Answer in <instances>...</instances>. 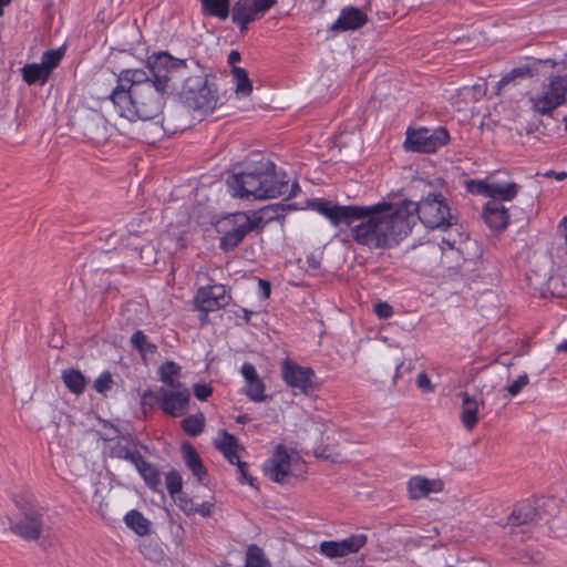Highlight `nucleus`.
Listing matches in <instances>:
<instances>
[{"instance_id":"5fc2aeb1","label":"nucleus","mask_w":567,"mask_h":567,"mask_svg":"<svg viewBox=\"0 0 567 567\" xmlns=\"http://www.w3.org/2000/svg\"><path fill=\"white\" fill-rule=\"evenodd\" d=\"M307 264L312 269H317L320 267V261L313 255L308 256Z\"/></svg>"},{"instance_id":"b1692460","label":"nucleus","mask_w":567,"mask_h":567,"mask_svg":"<svg viewBox=\"0 0 567 567\" xmlns=\"http://www.w3.org/2000/svg\"><path fill=\"white\" fill-rule=\"evenodd\" d=\"M462 398L461 422L464 427L472 431L478 422V402L467 392L460 393Z\"/></svg>"},{"instance_id":"f257e3e1","label":"nucleus","mask_w":567,"mask_h":567,"mask_svg":"<svg viewBox=\"0 0 567 567\" xmlns=\"http://www.w3.org/2000/svg\"><path fill=\"white\" fill-rule=\"evenodd\" d=\"M165 91L144 70L125 69L117 75L110 101L118 116L130 122L150 121L162 114Z\"/></svg>"},{"instance_id":"9d476101","label":"nucleus","mask_w":567,"mask_h":567,"mask_svg":"<svg viewBox=\"0 0 567 567\" xmlns=\"http://www.w3.org/2000/svg\"><path fill=\"white\" fill-rule=\"evenodd\" d=\"M302 464L300 457L291 455L284 444H278L274 454L265 461L262 468L264 474L272 482L285 483L292 467Z\"/></svg>"},{"instance_id":"e433bc0d","label":"nucleus","mask_w":567,"mask_h":567,"mask_svg":"<svg viewBox=\"0 0 567 567\" xmlns=\"http://www.w3.org/2000/svg\"><path fill=\"white\" fill-rule=\"evenodd\" d=\"M344 556L358 553L365 546L368 537L365 534H352L349 537L339 540Z\"/></svg>"},{"instance_id":"39448f33","label":"nucleus","mask_w":567,"mask_h":567,"mask_svg":"<svg viewBox=\"0 0 567 567\" xmlns=\"http://www.w3.org/2000/svg\"><path fill=\"white\" fill-rule=\"evenodd\" d=\"M278 208L279 205H268L258 210L231 214L227 218L231 228L220 237L219 248L226 252L237 248L250 231L275 219L278 216Z\"/></svg>"},{"instance_id":"f704fd0d","label":"nucleus","mask_w":567,"mask_h":567,"mask_svg":"<svg viewBox=\"0 0 567 567\" xmlns=\"http://www.w3.org/2000/svg\"><path fill=\"white\" fill-rule=\"evenodd\" d=\"M205 416L202 412L186 416L182 423V430L188 436L195 437L203 433L205 427Z\"/></svg>"},{"instance_id":"4be33fe9","label":"nucleus","mask_w":567,"mask_h":567,"mask_svg":"<svg viewBox=\"0 0 567 567\" xmlns=\"http://www.w3.org/2000/svg\"><path fill=\"white\" fill-rule=\"evenodd\" d=\"M216 449L225 456L229 463L238 461L239 450L241 449L235 435L226 430H220L218 439L215 441Z\"/></svg>"},{"instance_id":"ea45409f","label":"nucleus","mask_w":567,"mask_h":567,"mask_svg":"<svg viewBox=\"0 0 567 567\" xmlns=\"http://www.w3.org/2000/svg\"><path fill=\"white\" fill-rule=\"evenodd\" d=\"M319 553L328 558L346 557L339 540H324L319 545Z\"/></svg>"},{"instance_id":"0eeeda50","label":"nucleus","mask_w":567,"mask_h":567,"mask_svg":"<svg viewBox=\"0 0 567 567\" xmlns=\"http://www.w3.org/2000/svg\"><path fill=\"white\" fill-rule=\"evenodd\" d=\"M450 134L443 126L436 128L419 127L408 128L404 147L406 151L416 153H434L446 145Z\"/></svg>"},{"instance_id":"2f4dec72","label":"nucleus","mask_w":567,"mask_h":567,"mask_svg":"<svg viewBox=\"0 0 567 567\" xmlns=\"http://www.w3.org/2000/svg\"><path fill=\"white\" fill-rule=\"evenodd\" d=\"M62 380L65 386L75 394L83 393L86 381L81 371L75 369H68L62 372Z\"/></svg>"},{"instance_id":"4c0bfd02","label":"nucleus","mask_w":567,"mask_h":567,"mask_svg":"<svg viewBox=\"0 0 567 567\" xmlns=\"http://www.w3.org/2000/svg\"><path fill=\"white\" fill-rule=\"evenodd\" d=\"M64 55L63 49L48 50L42 54L40 65L50 75L51 72L60 64Z\"/></svg>"},{"instance_id":"412c9836","label":"nucleus","mask_w":567,"mask_h":567,"mask_svg":"<svg viewBox=\"0 0 567 567\" xmlns=\"http://www.w3.org/2000/svg\"><path fill=\"white\" fill-rule=\"evenodd\" d=\"M538 515L537 508L530 499L515 504L507 523L512 526H522L533 523Z\"/></svg>"},{"instance_id":"a18cd8bd","label":"nucleus","mask_w":567,"mask_h":567,"mask_svg":"<svg viewBox=\"0 0 567 567\" xmlns=\"http://www.w3.org/2000/svg\"><path fill=\"white\" fill-rule=\"evenodd\" d=\"M529 378L527 373L520 374L512 384H509L506 390L508 391L512 398L518 395L522 390L528 384Z\"/></svg>"},{"instance_id":"864d4df0","label":"nucleus","mask_w":567,"mask_h":567,"mask_svg":"<svg viewBox=\"0 0 567 567\" xmlns=\"http://www.w3.org/2000/svg\"><path fill=\"white\" fill-rule=\"evenodd\" d=\"M241 56L240 53L236 50H231L228 54V64L234 69L236 66V63L240 62Z\"/></svg>"},{"instance_id":"7ed1b4c3","label":"nucleus","mask_w":567,"mask_h":567,"mask_svg":"<svg viewBox=\"0 0 567 567\" xmlns=\"http://www.w3.org/2000/svg\"><path fill=\"white\" fill-rule=\"evenodd\" d=\"M365 208L367 214L360 217V224L351 227L352 239L370 249H386L396 246L409 235V223L402 221L398 205L381 202Z\"/></svg>"},{"instance_id":"a19ab883","label":"nucleus","mask_w":567,"mask_h":567,"mask_svg":"<svg viewBox=\"0 0 567 567\" xmlns=\"http://www.w3.org/2000/svg\"><path fill=\"white\" fill-rule=\"evenodd\" d=\"M527 75H530V71L528 68H515L511 72H508L506 75H504L496 84V93H499L502 87L509 84L512 81H514L517 78H525Z\"/></svg>"},{"instance_id":"1a4fd4ad","label":"nucleus","mask_w":567,"mask_h":567,"mask_svg":"<svg viewBox=\"0 0 567 567\" xmlns=\"http://www.w3.org/2000/svg\"><path fill=\"white\" fill-rule=\"evenodd\" d=\"M308 207L329 219L334 227L340 225L351 226L355 219L367 214L365 208L355 205H339L321 198H315L308 203Z\"/></svg>"},{"instance_id":"f8f14e48","label":"nucleus","mask_w":567,"mask_h":567,"mask_svg":"<svg viewBox=\"0 0 567 567\" xmlns=\"http://www.w3.org/2000/svg\"><path fill=\"white\" fill-rule=\"evenodd\" d=\"M230 297L227 295L226 287L221 284L208 285L197 289L194 296L195 309L203 313L202 320H205L209 312L226 307Z\"/></svg>"},{"instance_id":"9b49d317","label":"nucleus","mask_w":567,"mask_h":567,"mask_svg":"<svg viewBox=\"0 0 567 567\" xmlns=\"http://www.w3.org/2000/svg\"><path fill=\"white\" fill-rule=\"evenodd\" d=\"M277 0H237L233 6L231 20L245 31L250 22L260 19L269 11Z\"/></svg>"},{"instance_id":"0e129e2a","label":"nucleus","mask_w":567,"mask_h":567,"mask_svg":"<svg viewBox=\"0 0 567 567\" xmlns=\"http://www.w3.org/2000/svg\"><path fill=\"white\" fill-rule=\"evenodd\" d=\"M544 63L550 65L551 68H554L556 65V62L551 59L545 60Z\"/></svg>"},{"instance_id":"338daca9","label":"nucleus","mask_w":567,"mask_h":567,"mask_svg":"<svg viewBox=\"0 0 567 567\" xmlns=\"http://www.w3.org/2000/svg\"><path fill=\"white\" fill-rule=\"evenodd\" d=\"M565 130L567 131V115L564 117Z\"/></svg>"},{"instance_id":"423d86ee","label":"nucleus","mask_w":567,"mask_h":567,"mask_svg":"<svg viewBox=\"0 0 567 567\" xmlns=\"http://www.w3.org/2000/svg\"><path fill=\"white\" fill-rule=\"evenodd\" d=\"M181 96L189 109L212 113L219 100L215 76L210 74L189 76L185 81Z\"/></svg>"},{"instance_id":"603ef678","label":"nucleus","mask_w":567,"mask_h":567,"mask_svg":"<svg viewBox=\"0 0 567 567\" xmlns=\"http://www.w3.org/2000/svg\"><path fill=\"white\" fill-rule=\"evenodd\" d=\"M214 508L213 501H205L200 504H196L195 514H198L203 517H208L212 515Z\"/></svg>"},{"instance_id":"4d7b16f0","label":"nucleus","mask_w":567,"mask_h":567,"mask_svg":"<svg viewBox=\"0 0 567 567\" xmlns=\"http://www.w3.org/2000/svg\"><path fill=\"white\" fill-rule=\"evenodd\" d=\"M556 351L567 353V339L557 344Z\"/></svg>"},{"instance_id":"4468645a","label":"nucleus","mask_w":567,"mask_h":567,"mask_svg":"<svg viewBox=\"0 0 567 567\" xmlns=\"http://www.w3.org/2000/svg\"><path fill=\"white\" fill-rule=\"evenodd\" d=\"M148 69L153 75L152 82L166 90L169 82V73L174 70L186 68V61L171 55L168 52L152 54L147 60Z\"/></svg>"},{"instance_id":"37998d69","label":"nucleus","mask_w":567,"mask_h":567,"mask_svg":"<svg viewBox=\"0 0 567 567\" xmlns=\"http://www.w3.org/2000/svg\"><path fill=\"white\" fill-rule=\"evenodd\" d=\"M176 501L181 511H183L186 515H195L197 503H195L192 497L182 493L176 497Z\"/></svg>"},{"instance_id":"a211bd4d","label":"nucleus","mask_w":567,"mask_h":567,"mask_svg":"<svg viewBox=\"0 0 567 567\" xmlns=\"http://www.w3.org/2000/svg\"><path fill=\"white\" fill-rule=\"evenodd\" d=\"M369 21L367 13L361 9L348 6L341 9L338 19L332 23L331 30L337 32L355 31Z\"/></svg>"},{"instance_id":"e2e57ef3","label":"nucleus","mask_w":567,"mask_h":567,"mask_svg":"<svg viewBox=\"0 0 567 567\" xmlns=\"http://www.w3.org/2000/svg\"><path fill=\"white\" fill-rule=\"evenodd\" d=\"M566 177H567V173H565V172H560V173H558V174L556 175V179H557V181H563V179H565Z\"/></svg>"},{"instance_id":"6ab92c4d","label":"nucleus","mask_w":567,"mask_h":567,"mask_svg":"<svg viewBox=\"0 0 567 567\" xmlns=\"http://www.w3.org/2000/svg\"><path fill=\"white\" fill-rule=\"evenodd\" d=\"M444 488L442 480H430L421 475H414L408 481V492L412 499H421L431 493H440Z\"/></svg>"},{"instance_id":"c03bdc74","label":"nucleus","mask_w":567,"mask_h":567,"mask_svg":"<svg viewBox=\"0 0 567 567\" xmlns=\"http://www.w3.org/2000/svg\"><path fill=\"white\" fill-rule=\"evenodd\" d=\"M491 183L485 181H470L467 183V190L472 194L483 195L488 197Z\"/></svg>"},{"instance_id":"c756f323","label":"nucleus","mask_w":567,"mask_h":567,"mask_svg":"<svg viewBox=\"0 0 567 567\" xmlns=\"http://www.w3.org/2000/svg\"><path fill=\"white\" fill-rule=\"evenodd\" d=\"M126 526L138 536L150 534V522L138 511L132 509L124 516Z\"/></svg>"},{"instance_id":"49530a36","label":"nucleus","mask_w":567,"mask_h":567,"mask_svg":"<svg viewBox=\"0 0 567 567\" xmlns=\"http://www.w3.org/2000/svg\"><path fill=\"white\" fill-rule=\"evenodd\" d=\"M193 393L199 401H206L213 394V388L206 383H195Z\"/></svg>"},{"instance_id":"bf43d9fd","label":"nucleus","mask_w":567,"mask_h":567,"mask_svg":"<svg viewBox=\"0 0 567 567\" xmlns=\"http://www.w3.org/2000/svg\"><path fill=\"white\" fill-rule=\"evenodd\" d=\"M249 416L247 414H241L236 417V422L239 424H245L249 421Z\"/></svg>"},{"instance_id":"72a5a7b5","label":"nucleus","mask_w":567,"mask_h":567,"mask_svg":"<svg viewBox=\"0 0 567 567\" xmlns=\"http://www.w3.org/2000/svg\"><path fill=\"white\" fill-rule=\"evenodd\" d=\"M244 567H271L264 550L255 544L247 547Z\"/></svg>"},{"instance_id":"680f3d73","label":"nucleus","mask_w":567,"mask_h":567,"mask_svg":"<svg viewBox=\"0 0 567 567\" xmlns=\"http://www.w3.org/2000/svg\"><path fill=\"white\" fill-rule=\"evenodd\" d=\"M11 0H0V17L3 16V8L10 4Z\"/></svg>"},{"instance_id":"58836bf2","label":"nucleus","mask_w":567,"mask_h":567,"mask_svg":"<svg viewBox=\"0 0 567 567\" xmlns=\"http://www.w3.org/2000/svg\"><path fill=\"white\" fill-rule=\"evenodd\" d=\"M165 485L168 494L175 498L182 494L183 480L177 471H169L165 476Z\"/></svg>"},{"instance_id":"ddd939ff","label":"nucleus","mask_w":567,"mask_h":567,"mask_svg":"<svg viewBox=\"0 0 567 567\" xmlns=\"http://www.w3.org/2000/svg\"><path fill=\"white\" fill-rule=\"evenodd\" d=\"M281 375L288 386L301 394L308 395L315 389V372L309 367L286 359L281 363Z\"/></svg>"},{"instance_id":"cd10ccee","label":"nucleus","mask_w":567,"mask_h":567,"mask_svg":"<svg viewBox=\"0 0 567 567\" xmlns=\"http://www.w3.org/2000/svg\"><path fill=\"white\" fill-rule=\"evenodd\" d=\"M518 193V185L511 183H491L488 198L489 200L511 202Z\"/></svg>"},{"instance_id":"c85d7f7f","label":"nucleus","mask_w":567,"mask_h":567,"mask_svg":"<svg viewBox=\"0 0 567 567\" xmlns=\"http://www.w3.org/2000/svg\"><path fill=\"white\" fill-rule=\"evenodd\" d=\"M22 80L28 85H33L35 83L44 84L49 80V74L40 65V63H29L25 64L21 69Z\"/></svg>"},{"instance_id":"5701e85b","label":"nucleus","mask_w":567,"mask_h":567,"mask_svg":"<svg viewBox=\"0 0 567 567\" xmlns=\"http://www.w3.org/2000/svg\"><path fill=\"white\" fill-rule=\"evenodd\" d=\"M110 456L113 458L125 460L133 465L140 461L142 454L135 447V444L127 439L120 437L110 446Z\"/></svg>"},{"instance_id":"f03ea898","label":"nucleus","mask_w":567,"mask_h":567,"mask_svg":"<svg viewBox=\"0 0 567 567\" xmlns=\"http://www.w3.org/2000/svg\"><path fill=\"white\" fill-rule=\"evenodd\" d=\"M227 186L234 197L269 199L287 195L296 197L301 188L297 182L289 185L286 172L265 157L248 159L234 167Z\"/></svg>"},{"instance_id":"6e6d98bb","label":"nucleus","mask_w":567,"mask_h":567,"mask_svg":"<svg viewBox=\"0 0 567 567\" xmlns=\"http://www.w3.org/2000/svg\"><path fill=\"white\" fill-rule=\"evenodd\" d=\"M260 286L262 287L264 293L266 297L270 295V284L265 280H259Z\"/></svg>"},{"instance_id":"6e6552de","label":"nucleus","mask_w":567,"mask_h":567,"mask_svg":"<svg viewBox=\"0 0 567 567\" xmlns=\"http://www.w3.org/2000/svg\"><path fill=\"white\" fill-rule=\"evenodd\" d=\"M532 107L542 115H549L558 106L567 102V73L554 74L548 78L544 92L530 99Z\"/></svg>"},{"instance_id":"3c124183","label":"nucleus","mask_w":567,"mask_h":567,"mask_svg":"<svg viewBox=\"0 0 567 567\" xmlns=\"http://www.w3.org/2000/svg\"><path fill=\"white\" fill-rule=\"evenodd\" d=\"M231 464L237 466V471L240 474L239 482L252 485V477L247 472V468H248L247 463L241 462L240 456H238V461L234 462Z\"/></svg>"},{"instance_id":"20e7f679","label":"nucleus","mask_w":567,"mask_h":567,"mask_svg":"<svg viewBox=\"0 0 567 567\" xmlns=\"http://www.w3.org/2000/svg\"><path fill=\"white\" fill-rule=\"evenodd\" d=\"M398 207L402 221L409 223V234L417 220L430 229H446L453 224L451 208L442 194L430 193L419 203L403 200Z\"/></svg>"},{"instance_id":"aec40b11","label":"nucleus","mask_w":567,"mask_h":567,"mask_svg":"<svg viewBox=\"0 0 567 567\" xmlns=\"http://www.w3.org/2000/svg\"><path fill=\"white\" fill-rule=\"evenodd\" d=\"M485 223L494 230H503L509 223L508 209L498 200H488L483 208Z\"/></svg>"},{"instance_id":"f3484780","label":"nucleus","mask_w":567,"mask_h":567,"mask_svg":"<svg viewBox=\"0 0 567 567\" xmlns=\"http://www.w3.org/2000/svg\"><path fill=\"white\" fill-rule=\"evenodd\" d=\"M240 374L246 382V385L241 389V394L246 395L252 402H264L267 399L265 394L266 385L255 365L249 362L243 363Z\"/></svg>"},{"instance_id":"393cba45","label":"nucleus","mask_w":567,"mask_h":567,"mask_svg":"<svg viewBox=\"0 0 567 567\" xmlns=\"http://www.w3.org/2000/svg\"><path fill=\"white\" fill-rule=\"evenodd\" d=\"M134 466L136 467L140 475L143 477L145 484L153 491L159 492L162 487V476L159 470L153 465L152 463L144 460L143 456L140 457Z\"/></svg>"},{"instance_id":"69168bd1","label":"nucleus","mask_w":567,"mask_h":567,"mask_svg":"<svg viewBox=\"0 0 567 567\" xmlns=\"http://www.w3.org/2000/svg\"><path fill=\"white\" fill-rule=\"evenodd\" d=\"M558 522H559V518H557V517H556V518H554V519L551 520V526H550V528L555 527V526H556V524H557Z\"/></svg>"},{"instance_id":"7c9ffc66","label":"nucleus","mask_w":567,"mask_h":567,"mask_svg":"<svg viewBox=\"0 0 567 567\" xmlns=\"http://www.w3.org/2000/svg\"><path fill=\"white\" fill-rule=\"evenodd\" d=\"M130 342L131 347L136 350L143 359H145L147 354H154L157 351V346L151 342L142 330H136L131 336Z\"/></svg>"},{"instance_id":"79ce46f5","label":"nucleus","mask_w":567,"mask_h":567,"mask_svg":"<svg viewBox=\"0 0 567 567\" xmlns=\"http://www.w3.org/2000/svg\"><path fill=\"white\" fill-rule=\"evenodd\" d=\"M113 384L112 374L103 371L94 381L93 388L97 393H105L111 390Z\"/></svg>"},{"instance_id":"c9c22d12","label":"nucleus","mask_w":567,"mask_h":567,"mask_svg":"<svg viewBox=\"0 0 567 567\" xmlns=\"http://www.w3.org/2000/svg\"><path fill=\"white\" fill-rule=\"evenodd\" d=\"M181 373V367L174 361H165L158 368L159 380L168 386H175Z\"/></svg>"},{"instance_id":"473e14b6","label":"nucleus","mask_w":567,"mask_h":567,"mask_svg":"<svg viewBox=\"0 0 567 567\" xmlns=\"http://www.w3.org/2000/svg\"><path fill=\"white\" fill-rule=\"evenodd\" d=\"M231 74L236 85V94L241 97L248 96L252 91V83L249 80L246 70L239 66H234V69H231Z\"/></svg>"},{"instance_id":"09e8293b","label":"nucleus","mask_w":567,"mask_h":567,"mask_svg":"<svg viewBox=\"0 0 567 567\" xmlns=\"http://www.w3.org/2000/svg\"><path fill=\"white\" fill-rule=\"evenodd\" d=\"M156 394L157 390H146L141 396V406L144 413L147 412V410H152L154 406V403H156Z\"/></svg>"},{"instance_id":"052dcab7","label":"nucleus","mask_w":567,"mask_h":567,"mask_svg":"<svg viewBox=\"0 0 567 567\" xmlns=\"http://www.w3.org/2000/svg\"><path fill=\"white\" fill-rule=\"evenodd\" d=\"M318 457H321V458H324V460H330L332 462H336L337 461V456H331L329 454H324V453H321V454H317Z\"/></svg>"},{"instance_id":"bb28decb","label":"nucleus","mask_w":567,"mask_h":567,"mask_svg":"<svg viewBox=\"0 0 567 567\" xmlns=\"http://www.w3.org/2000/svg\"><path fill=\"white\" fill-rule=\"evenodd\" d=\"M202 13L225 21L229 17L230 0H199Z\"/></svg>"},{"instance_id":"de8ad7c7","label":"nucleus","mask_w":567,"mask_h":567,"mask_svg":"<svg viewBox=\"0 0 567 567\" xmlns=\"http://www.w3.org/2000/svg\"><path fill=\"white\" fill-rule=\"evenodd\" d=\"M373 310H374V313L380 319H389V318H391L393 316V308H392V306L389 305L385 301H378L377 303H374Z\"/></svg>"},{"instance_id":"8fccbe9b","label":"nucleus","mask_w":567,"mask_h":567,"mask_svg":"<svg viewBox=\"0 0 567 567\" xmlns=\"http://www.w3.org/2000/svg\"><path fill=\"white\" fill-rule=\"evenodd\" d=\"M416 385L424 393H433L435 391V388L432 384L430 377L425 372H420L417 374Z\"/></svg>"},{"instance_id":"2eb2a0df","label":"nucleus","mask_w":567,"mask_h":567,"mask_svg":"<svg viewBox=\"0 0 567 567\" xmlns=\"http://www.w3.org/2000/svg\"><path fill=\"white\" fill-rule=\"evenodd\" d=\"M190 394L187 389L173 391L165 388L157 389L156 404L161 410L172 416L178 417L186 413Z\"/></svg>"},{"instance_id":"13d9d810","label":"nucleus","mask_w":567,"mask_h":567,"mask_svg":"<svg viewBox=\"0 0 567 567\" xmlns=\"http://www.w3.org/2000/svg\"><path fill=\"white\" fill-rule=\"evenodd\" d=\"M473 91L475 93H477L480 96L484 95L485 94V86L484 85H481V84H477V85H474L473 86Z\"/></svg>"},{"instance_id":"a878e982","label":"nucleus","mask_w":567,"mask_h":567,"mask_svg":"<svg viewBox=\"0 0 567 567\" xmlns=\"http://www.w3.org/2000/svg\"><path fill=\"white\" fill-rule=\"evenodd\" d=\"M182 453L186 466L202 482L207 476V471L196 450L189 443H184L182 445Z\"/></svg>"},{"instance_id":"dca6fc26","label":"nucleus","mask_w":567,"mask_h":567,"mask_svg":"<svg viewBox=\"0 0 567 567\" xmlns=\"http://www.w3.org/2000/svg\"><path fill=\"white\" fill-rule=\"evenodd\" d=\"M42 515L34 508H27L22 518L10 523V530L27 539L35 540L42 533Z\"/></svg>"}]
</instances>
